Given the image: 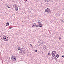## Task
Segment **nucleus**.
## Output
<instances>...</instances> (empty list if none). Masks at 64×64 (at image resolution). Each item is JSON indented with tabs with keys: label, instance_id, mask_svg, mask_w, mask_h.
<instances>
[{
	"label": "nucleus",
	"instance_id": "34",
	"mask_svg": "<svg viewBox=\"0 0 64 64\" xmlns=\"http://www.w3.org/2000/svg\"><path fill=\"white\" fill-rule=\"evenodd\" d=\"M55 54H53V55H54V56H55Z\"/></svg>",
	"mask_w": 64,
	"mask_h": 64
},
{
	"label": "nucleus",
	"instance_id": "42",
	"mask_svg": "<svg viewBox=\"0 0 64 64\" xmlns=\"http://www.w3.org/2000/svg\"><path fill=\"white\" fill-rule=\"evenodd\" d=\"M32 27H33V25H32Z\"/></svg>",
	"mask_w": 64,
	"mask_h": 64
},
{
	"label": "nucleus",
	"instance_id": "38",
	"mask_svg": "<svg viewBox=\"0 0 64 64\" xmlns=\"http://www.w3.org/2000/svg\"><path fill=\"white\" fill-rule=\"evenodd\" d=\"M40 24H41V22H40Z\"/></svg>",
	"mask_w": 64,
	"mask_h": 64
},
{
	"label": "nucleus",
	"instance_id": "11",
	"mask_svg": "<svg viewBox=\"0 0 64 64\" xmlns=\"http://www.w3.org/2000/svg\"><path fill=\"white\" fill-rule=\"evenodd\" d=\"M42 26V24H40L39 25V26L40 27H41Z\"/></svg>",
	"mask_w": 64,
	"mask_h": 64
},
{
	"label": "nucleus",
	"instance_id": "12",
	"mask_svg": "<svg viewBox=\"0 0 64 64\" xmlns=\"http://www.w3.org/2000/svg\"><path fill=\"white\" fill-rule=\"evenodd\" d=\"M35 26H36V27L37 28V27H38L39 26V25L38 24L36 25V24Z\"/></svg>",
	"mask_w": 64,
	"mask_h": 64
},
{
	"label": "nucleus",
	"instance_id": "28",
	"mask_svg": "<svg viewBox=\"0 0 64 64\" xmlns=\"http://www.w3.org/2000/svg\"><path fill=\"white\" fill-rule=\"evenodd\" d=\"M53 54H56V53H55V52H54V53H53Z\"/></svg>",
	"mask_w": 64,
	"mask_h": 64
},
{
	"label": "nucleus",
	"instance_id": "43",
	"mask_svg": "<svg viewBox=\"0 0 64 64\" xmlns=\"http://www.w3.org/2000/svg\"><path fill=\"white\" fill-rule=\"evenodd\" d=\"M9 59H10V58H9Z\"/></svg>",
	"mask_w": 64,
	"mask_h": 64
},
{
	"label": "nucleus",
	"instance_id": "30",
	"mask_svg": "<svg viewBox=\"0 0 64 64\" xmlns=\"http://www.w3.org/2000/svg\"><path fill=\"white\" fill-rule=\"evenodd\" d=\"M55 52V53H56V54H56V53H57V52Z\"/></svg>",
	"mask_w": 64,
	"mask_h": 64
},
{
	"label": "nucleus",
	"instance_id": "32",
	"mask_svg": "<svg viewBox=\"0 0 64 64\" xmlns=\"http://www.w3.org/2000/svg\"><path fill=\"white\" fill-rule=\"evenodd\" d=\"M22 50V49H21L20 50V51H21L22 50Z\"/></svg>",
	"mask_w": 64,
	"mask_h": 64
},
{
	"label": "nucleus",
	"instance_id": "5",
	"mask_svg": "<svg viewBox=\"0 0 64 64\" xmlns=\"http://www.w3.org/2000/svg\"><path fill=\"white\" fill-rule=\"evenodd\" d=\"M23 53H24L23 52H22V50H20V52H19V53H20V54H23Z\"/></svg>",
	"mask_w": 64,
	"mask_h": 64
},
{
	"label": "nucleus",
	"instance_id": "23",
	"mask_svg": "<svg viewBox=\"0 0 64 64\" xmlns=\"http://www.w3.org/2000/svg\"><path fill=\"white\" fill-rule=\"evenodd\" d=\"M7 7L8 8H10V7H9V6H8Z\"/></svg>",
	"mask_w": 64,
	"mask_h": 64
},
{
	"label": "nucleus",
	"instance_id": "18",
	"mask_svg": "<svg viewBox=\"0 0 64 64\" xmlns=\"http://www.w3.org/2000/svg\"><path fill=\"white\" fill-rule=\"evenodd\" d=\"M46 1H47V2H49V1H50V0H46Z\"/></svg>",
	"mask_w": 64,
	"mask_h": 64
},
{
	"label": "nucleus",
	"instance_id": "9",
	"mask_svg": "<svg viewBox=\"0 0 64 64\" xmlns=\"http://www.w3.org/2000/svg\"><path fill=\"white\" fill-rule=\"evenodd\" d=\"M56 55L57 58H59V54H56Z\"/></svg>",
	"mask_w": 64,
	"mask_h": 64
},
{
	"label": "nucleus",
	"instance_id": "24",
	"mask_svg": "<svg viewBox=\"0 0 64 64\" xmlns=\"http://www.w3.org/2000/svg\"><path fill=\"white\" fill-rule=\"evenodd\" d=\"M30 46H31V47H33V46H32V45L31 44H30Z\"/></svg>",
	"mask_w": 64,
	"mask_h": 64
},
{
	"label": "nucleus",
	"instance_id": "13",
	"mask_svg": "<svg viewBox=\"0 0 64 64\" xmlns=\"http://www.w3.org/2000/svg\"><path fill=\"white\" fill-rule=\"evenodd\" d=\"M23 51H23V52H24V53H25V49L24 48Z\"/></svg>",
	"mask_w": 64,
	"mask_h": 64
},
{
	"label": "nucleus",
	"instance_id": "33",
	"mask_svg": "<svg viewBox=\"0 0 64 64\" xmlns=\"http://www.w3.org/2000/svg\"><path fill=\"white\" fill-rule=\"evenodd\" d=\"M40 23V22H38V23Z\"/></svg>",
	"mask_w": 64,
	"mask_h": 64
},
{
	"label": "nucleus",
	"instance_id": "14",
	"mask_svg": "<svg viewBox=\"0 0 64 64\" xmlns=\"http://www.w3.org/2000/svg\"><path fill=\"white\" fill-rule=\"evenodd\" d=\"M54 59H55V60H56V61H57L58 60L57 58H54Z\"/></svg>",
	"mask_w": 64,
	"mask_h": 64
},
{
	"label": "nucleus",
	"instance_id": "49",
	"mask_svg": "<svg viewBox=\"0 0 64 64\" xmlns=\"http://www.w3.org/2000/svg\"><path fill=\"white\" fill-rule=\"evenodd\" d=\"M26 0V1H27V0Z\"/></svg>",
	"mask_w": 64,
	"mask_h": 64
},
{
	"label": "nucleus",
	"instance_id": "10",
	"mask_svg": "<svg viewBox=\"0 0 64 64\" xmlns=\"http://www.w3.org/2000/svg\"><path fill=\"white\" fill-rule=\"evenodd\" d=\"M6 40L5 41H8V40H9V38H8V37H7V38L6 39Z\"/></svg>",
	"mask_w": 64,
	"mask_h": 64
},
{
	"label": "nucleus",
	"instance_id": "25",
	"mask_svg": "<svg viewBox=\"0 0 64 64\" xmlns=\"http://www.w3.org/2000/svg\"><path fill=\"white\" fill-rule=\"evenodd\" d=\"M56 52V51H54H54H52V52H53V53H54V52Z\"/></svg>",
	"mask_w": 64,
	"mask_h": 64
},
{
	"label": "nucleus",
	"instance_id": "48",
	"mask_svg": "<svg viewBox=\"0 0 64 64\" xmlns=\"http://www.w3.org/2000/svg\"><path fill=\"white\" fill-rule=\"evenodd\" d=\"M14 6V5H13V6Z\"/></svg>",
	"mask_w": 64,
	"mask_h": 64
},
{
	"label": "nucleus",
	"instance_id": "37",
	"mask_svg": "<svg viewBox=\"0 0 64 64\" xmlns=\"http://www.w3.org/2000/svg\"><path fill=\"white\" fill-rule=\"evenodd\" d=\"M27 0H26L25 1V2H27Z\"/></svg>",
	"mask_w": 64,
	"mask_h": 64
},
{
	"label": "nucleus",
	"instance_id": "47",
	"mask_svg": "<svg viewBox=\"0 0 64 64\" xmlns=\"http://www.w3.org/2000/svg\"><path fill=\"white\" fill-rule=\"evenodd\" d=\"M34 24V25L35 24Z\"/></svg>",
	"mask_w": 64,
	"mask_h": 64
},
{
	"label": "nucleus",
	"instance_id": "4",
	"mask_svg": "<svg viewBox=\"0 0 64 64\" xmlns=\"http://www.w3.org/2000/svg\"><path fill=\"white\" fill-rule=\"evenodd\" d=\"M48 13H51V10L50 9H49L48 8Z\"/></svg>",
	"mask_w": 64,
	"mask_h": 64
},
{
	"label": "nucleus",
	"instance_id": "26",
	"mask_svg": "<svg viewBox=\"0 0 64 64\" xmlns=\"http://www.w3.org/2000/svg\"><path fill=\"white\" fill-rule=\"evenodd\" d=\"M53 53H54L53 52H52V53H51L52 54H53Z\"/></svg>",
	"mask_w": 64,
	"mask_h": 64
},
{
	"label": "nucleus",
	"instance_id": "2",
	"mask_svg": "<svg viewBox=\"0 0 64 64\" xmlns=\"http://www.w3.org/2000/svg\"><path fill=\"white\" fill-rule=\"evenodd\" d=\"M7 36H4L3 37V39H2V38L1 39L3 40L4 41H5L6 40V39L7 38Z\"/></svg>",
	"mask_w": 64,
	"mask_h": 64
},
{
	"label": "nucleus",
	"instance_id": "35",
	"mask_svg": "<svg viewBox=\"0 0 64 64\" xmlns=\"http://www.w3.org/2000/svg\"><path fill=\"white\" fill-rule=\"evenodd\" d=\"M22 49L23 50L24 49V48H22Z\"/></svg>",
	"mask_w": 64,
	"mask_h": 64
},
{
	"label": "nucleus",
	"instance_id": "22",
	"mask_svg": "<svg viewBox=\"0 0 64 64\" xmlns=\"http://www.w3.org/2000/svg\"><path fill=\"white\" fill-rule=\"evenodd\" d=\"M9 29H11V28H12V27H10Z\"/></svg>",
	"mask_w": 64,
	"mask_h": 64
},
{
	"label": "nucleus",
	"instance_id": "15",
	"mask_svg": "<svg viewBox=\"0 0 64 64\" xmlns=\"http://www.w3.org/2000/svg\"><path fill=\"white\" fill-rule=\"evenodd\" d=\"M34 52H37V50H34Z\"/></svg>",
	"mask_w": 64,
	"mask_h": 64
},
{
	"label": "nucleus",
	"instance_id": "16",
	"mask_svg": "<svg viewBox=\"0 0 64 64\" xmlns=\"http://www.w3.org/2000/svg\"><path fill=\"white\" fill-rule=\"evenodd\" d=\"M54 58H56V55L55 56H54Z\"/></svg>",
	"mask_w": 64,
	"mask_h": 64
},
{
	"label": "nucleus",
	"instance_id": "19",
	"mask_svg": "<svg viewBox=\"0 0 64 64\" xmlns=\"http://www.w3.org/2000/svg\"><path fill=\"white\" fill-rule=\"evenodd\" d=\"M59 39L60 40V39H61V38H60V37L59 38Z\"/></svg>",
	"mask_w": 64,
	"mask_h": 64
},
{
	"label": "nucleus",
	"instance_id": "20",
	"mask_svg": "<svg viewBox=\"0 0 64 64\" xmlns=\"http://www.w3.org/2000/svg\"><path fill=\"white\" fill-rule=\"evenodd\" d=\"M52 56H53V57H54V56L53 55V54H52Z\"/></svg>",
	"mask_w": 64,
	"mask_h": 64
},
{
	"label": "nucleus",
	"instance_id": "50",
	"mask_svg": "<svg viewBox=\"0 0 64 64\" xmlns=\"http://www.w3.org/2000/svg\"><path fill=\"white\" fill-rule=\"evenodd\" d=\"M24 22H25V21H24Z\"/></svg>",
	"mask_w": 64,
	"mask_h": 64
},
{
	"label": "nucleus",
	"instance_id": "29",
	"mask_svg": "<svg viewBox=\"0 0 64 64\" xmlns=\"http://www.w3.org/2000/svg\"><path fill=\"white\" fill-rule=\"evenodd\" d=\"M62 57H63V58H64V56H62Z\"/></svg>",
	"mask_w": 64,
	"mask_h": 64
},
{
	"label": "nucleus",
	"instance_id": "41",
	"mask_svg": "<svg viewBox=\"0 0 64 64\" xmlns=\"http://www.w3.org/2000/svg\"><path fill=\"white\" fill-rule=\"evenodd\" d=\"M6 6H8V5H6Z\"/></svg>",
	"mask_w": 64,
	"mask_h": 64
},
{
	"label": "nucleus",
	"instance_id": "46",
	"mask_svg": "<svg viewBox=\"0 0 64 64\" xmlns=\"http://www.w3.org/2000/svg\"><path fill=\"white\" fill-rule=\"evenodd\" d=\"M13 7H14V6Z\"/></svg>",
	"mask_w": 64,
	"mask_h": 64
},
{
	"label": "nucleus",
	"instance_id": "44",
	"mask_svg": "<svg viewBox=\"0 0 64 64\" xmlns=\"http://www.w3.org/2000/svg\"><path fill=\"white\" fill-rule=\"evenodd\" d=\"M40 24V23H38V24Z\"/></svg>",
	"mask_w": 64,
	"mask_h": 64
},
{
	"label": "nucleus",
	"instance_id": "40",
	"mask_svg": "<svg viewBox=\"0 0 64 64\" xmlns=\"http://www.w3.org/2000/svg\"><path fill=\"white\" fill-rule=\"evenodd\" d=\"M51 57V58H53V57Z\"/></svg>",
	"mask_w": 64,
	"mask_h": 64
},
{
	"label": "nucleus",
	"instance_id": "39",
	"mask_svg": "<svg viewBox=\"0 0 64 64\" xmlns=\"http://www.w3.org/2000/svg\"><path fill=\"white\" fill-rule=\"evenodd\" d=\"M16 7H17V6H15V8Z\"/></svg>",
	"mask_w": 64,
	"mask_h": 64
},
{
	"label": "nucleus",
	"instance_id": "1",
	"mask_svg": "<svg viewBox=\"0 0 64 64\" xmlns=\"http://www.w3.org/2000/svg\"><path fill=\"white\" fill-rule=\"evenodd\" d=\"M12 61H16V56H13V55H12Z\"/></svg>",
	"mask_w": 64,
	"mask_h": 64
},
{
	"label": "nucleus",
	"instance_id": "8",
	"mask_svg": "<svg viewBox=\"0 0 64 64\" xmlns=\"http://www.w3.org/2000/svg\"><path fill=\"white\" fill-rule=\"evenodd\" d=\"M15 10H16V11H17L18 9V7H16L15 8Z\"/></svg>",
	"mask_w": 64,
	"mask_h": 64
},
{
	"label": "nucleus",
	"instance_id": "31",
	"mask_svg": "<svg viewBox=\"0 0 64 64\" xmlns=\"http://www.w3.org/2000/svg\"><path fill=\"white\" fill-rule=\"evenodd\" d=\"M52 60H53V59H54V58H52Z\"/></svg>",
	"mask_w": 64,
	"mask_h": 64
},
{
	"label": "nucleus",
	"instance_id": "45",
	"mask_svg": "<svg viewBox=\"0 0 64 64\" xmlns=\"http://www.w3.org/2000/svg\"><path fill=\"white\" fill-rule=\"evenodd\" d=\"M15 6H16V4H15Z\"/></svg>",
	"mask_w": 64,
	"mask_h": 64
},
{
	"label": "nucleus",
	"instance_id": "7",
	"mask_svg": "<svg viewBox=\"0 0 64 64\" xmlns=\"http://www.w3.org/2000/svg\"><path fill=\"white\" fill-rule=\"evenodd\" d=\"M6 26H9V23L8 22H6Z\"/></svg>",
	"mask_w": 64,
	"mask_h": 64
},
{
	"label": "nucleus",
	"instance_id": "6",
	"mask_svg": "<svg viewBox=\"0 0 64 64\" xmlns=\"http://www.w3.org/2000/svg\"><path fill=\"white\" fill-rule=\"evenodd\" d=\"M48 10H49V8H48L46 9L45 10V11L46 12H48Z\"/></svg>",
	"mask_w": 64,
	"mask_h": 64
},
{
	"label": "nucleus",
	"instance_id": "21",
	"mask_svg": "<svg viewBox=\"0 0 64 64\" xmlns=\"http://www.w3.org/2000/svg\"><path fill=\"white\" fill-rule=\"evenodd\" d=\"M44 1H45V2H47V0H44Z\"/></svg>",
	"mask_w": 64,
	"mask_h": 64
},
{
	"label": "nucleus",
	"instance_id": "17",
	"mask_svg": "<svg viewBox=\"0 0 64 64\" xmlns=\"http://www.w3.org/2000/svg\"><path fill=\"white\" fill-rule=\"evenodd\" d=\"M48 55L49 56V55H50V52H48Z\"/></svg>",
	"mask_w": 64,
	"mask_h": 64
},
{
	"label": "nucleus",
	"instance_id": "3",
	"mask_svg": "<svg viewBox=\"0 0 64 64\" xmlns=\"http://www.w3.org/2000/svg\"><path fill=\"white\" fill-rule=\"evenodd\" d=\"M16 47L18 50H19L20 49V46H16Z\"/></svg>",
	"mask_w": 64,
	"mask_h": 64
},
{
	"label": "nucleus",
	"instance_id": "36",
	"mask_svg": "<svg viewBox=\"0 0 64 64\" xmlns=\"http://www.w3.org/2000/svg\"><path fill=\"white\" fill-rule=\"evenodd\" d=\"M35 26H34V28H35Z\"/></svg>",
	"mask_w": 64,
	"mask_h": 64
},
{
	"label": "nucleus",
	"instance_id": "27",
	"mask_svg": "<svg viewBox=\"0 0 64 64\" xmlns=\"http://www.w3.org/2000/svg\"><path fill=\"white\" fill-rule=\"evenodd\" d=\"M32 25H33V27H34V26H35V25H34V24H33Z\"/></svg>",
	"mask_w": 64,
	"mask_h": 64
}]
</instances>
